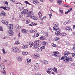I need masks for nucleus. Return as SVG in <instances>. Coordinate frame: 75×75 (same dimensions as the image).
I'll return each mask as SVG.
<instances>
[{"label":"nucleus","mask_w":75,"mask_h":75,"mask_svg":"<svg viewBox=\"0 0 75 75\" xmlns=\"http://www.w3.org/2000/svg\"><path fill=\"white\" fill-rule=\"evenodd\" d=\"M23 14H21V15H20L19 16V17H20V18H23Z\"/></svg>","instance_id":"obj_41"},{"label":"nucleus","mask_w":75,"mask_h":75,"mask_svg":"<svg viewBox=\"0 0 75 75\" xmlns=\"http://www.w3.org/2000/svg\"><path fill=\"white\" fill-rule=\"evenodd\" d=\"M39 61L42 64H44L45 60H40Z\"/></svg>","instance_id":"obj_37"},{"label":"nucleus","mask_w":75,"mask_h":75,"mask_svg":"<svg viewBox=\"0 0 75 75\" xmlns=\"http://www.w3.org/2000/svg\"><path fill=\"white\" fill-rule=\"evenodd\" d=\"M59 35L61 37H65L67 35V34L65 33H61L60 34L59 33Z\"/></svg>","instance_id":"obj_18"},{"label":"nucleus","mask_w":75,"mask_h":75,"mask_svg":"<svg viewBox=\"0 0 75 75\" xmlns=\"http://www.w3.org/2000/svg\"><path fill=\"white\" fill-rule=\"evenodd\" d=\"M72 10V8H69L68 9V11L69 12L70 11H71Z\"/></svg>","instance_id":"obj_56"},{"label":"nucleus","mask_w":75,"mask_h":75,"mask_svg":"<svg viewBox=\"0 0 75 75\" xmlns=\"http://www.w3.org/2000/svg\"><path fill=\"white\" fill-rule=\"evenodd\" d=\"M53 71L56 72V73H57V69L55 67H54L53 68Z\"/></svg>","instance_id":"obj_25"},{"label":"nucleus","mask_w":75,"mask_h":75,"mask_svg":"<svg viewBox=\"0 0 75 75\" xmlns=\"http://www.w3.org/2000/svg\"><path fill=\"white\" fill-rule=\"evenodd\" d=\"M16 29H20L21 28V26L18 25H16L15 26Z\"/></svg>","instance_id":"obj_24"},{"label":"nucleus","mask_w":75,"mask_h":75,"mask_svg":"<svg viewBox=\"0 0 75 75\" xmlns=\"http://www.w3.org/2000/svg\"><path fill=\"white\" fill-rule=\"evenodd\" d=\"M60 12L62 14V13H63V10H60Z\"/></svg>","instance_id":"obj_54"},{"label":"nucleus","mask_w":75,"mask_h":75,"mask_svg":"<svg viewBox=\"0 0 75 75\" xmlns=\"http://www.w3.org/2000/svg\"><path fill=\"white\" fill-rule=\"evenodd\" d=\"M39 64L38 63H36L35 64L34 67V69L36 71H38V68H39Z\"/></svg>","instance_id":"obj_8"},{"label":"nucleus","mask_w":75,"mask_h":75,"mask_svg":"<svg viewBox=\"0 0 75 75\" xmlns=\"http://www.w3.org/2000/svg\"><path fill=\"white\" fill-rule=\"evenodd\" d=\"M0 67H1V71L2 72V73H3L4 75H6V71L5 70H4V64L3 63H2L0 65Z\"/></svg>","instance_id":"obj_3"},{"label":"nucleus","mask_w":75,"mask_h":75,"mask_svg":"<svg viewBox=\"0 0 75 75\" xmlns=\"http://www.w3.org/2000/svg\"><path fill=\"white\" fill-rule=\"evenodd\" d=\"M22 54L23 55H27V54H28V52H22Z\"/></svg>","instance_id":"obj_33"},{"label":"nucleus","mask_w":75,"mask_h":75,"mask_svg":"<svg viewBox=\"0 0 75 75\" xmlns=\"http://www.w3.org/2000/svg\"><path fill=\"white\" fill-rule=\"evenodd\" d=\"M59 53L57 51H56L55 52H53L52 54V55L53 57H59Z\"/></svg>","instance_id":"obj_4"},{"label":"nucleus","mask_w":75,"mask_h":75,"mask_svg":"<svg viewBox=\"0 0 75 75\" xmlns=\"http://www.w3.org/2000/svg\"><path fill=\"white\" fill-rule=\"evenodd\" d=\"M1 22L2 23V24H4L8 25V22L6 21L2 20L1 21Z\"/></svg>","instance_id":"obj_15"},{"label":"nucleus","mask_w":75,"mask_h":75,"mask_svg":"<svg viewBox=\"0 0 75 75\" xmlns=\"http://www.w3.org/2000/svg\"><path fill=\"white\" fill-rule=\"evenodd\" d=\"M17 59L18 61H21L23 60L22 58L21 57H18L17 58Z\"/></svg>","instance_id":"obj_28"},{"label":"nucleus","mask_w":75,"mask_h":75,"mask_svg":"<svg viewBox=\"0 0 75 75\" xmlns=\"http://www.w3.org/2000/svg\"><path fill=\"white\" fill-rule=\"evenodd\" d=\"M53 70V69H52L51 68H49L48 70L49 71H52Z\"/></svg>","instance_id":"obj_55"},{"label":"nucleus","mask_w":75,"mask_h":75,"mask_svg":"<svg viewBox=\"0 0 75 75\" xmlns=\"http://www.w3.org/2000/svg\"><path fill=\"white\" fill-rule=\"evenodd\" d=\"M68 24V22H64L63 23L64 25H66V24Z\"/></svg>","instance_id":"obj_48"},{"label":"nucleus","mask_w":75,"mask_h":75,"mask_svg":"<svg viewBox=\"0 0 75 75\" xmlns=\"http://www.w3.org/2000/svg\"><path fill=\"white\" fill-rule=\"evenodd\" d=\"M12 51L13 52H17L19 51V49L17 47H14L12 48Z\"/></svg>","instance_id":"obj_6"},{"label":"nucleus","mask_w":75,"mask_h":75,"mask_svg":"<svg viewBox=\"0 0 75 75\" xmlns=\"http://www.w3.org/2000/svg\"><path fill=\"white\" fill-rule=\"evenodd\" d=\"M22 10H23V11L21 12V14H27V12H28V10L26 9L24 7L22 8Z\"/></svg>","instance_id":"obj_5"},{"label":"nucleus","mask_w":75,"mask_h":75,"mask_svg":"<svg viewBox=\"0 0 75 75\" xmlns=\"http://www.w3.org/2000/svg\"><path fill=\"white\" fill-rule=\"evenodd\" d=\"M42 50V47H40L38 48L37 50V52H41Z\"/></svg>","instance_id":"obj_17"},{"label":"nucleus","mask_w":75,"mask_h":75,"mask_svg":"<svg viewBox=\"0 0 75 75\" xmlns=\"http://www.w3.org/2000/svg\"><path fill=\"white\" fill-rule=\"evenodd\" d=\"M7 33L9 34V35L10 36H13V31L12 30H8Z\"/></svg>","instance_id":"obj_9"},{"label":"nucleus","mask_w":75,"mask_h":75,"mask_svg":"<svg viewBox=\"0 0 75 75\" xmlns=\"http://www.w3.org/2000/svg\"><path fill=\"white\" fill-rule=\"evenodd\" d=\"M34 43L35 44L33 45V48L34 50H37L41 44V41L39 40H35L34 42Z\"/></svg>","instance_id":"obj_1"},{"label":"nucleus","mask_w":75,"mask_h":75,"mask_svg":"<svg viewBox=\"0 0 75 75\" xmlns=\"http://www.w3.org/2000/svg\"><path fill=\"white\" fill-rule=\"evenodd\" d=\"M26 61L27 62L26 64L28 65H31V59H26Z\"/></svg>","instance_id":"obj_10"},{"label":"nucleus","mask_w":75,"mask_h":75,"mask_svg":"<svg viewBox=\"0 0 75 75\" xmlns=\"http://www.w3.org/2000/svg\"><path fill=\"white\" fill-rule=\"evenodd\" d=\"M52 45L53 47H56V45H55L54 44H53V43L52 44Z\"/></svg>","instance_id":"obj_44"},{"label":"nucleus","mask_w":75,"mask_h":75,"mask_svg":"<svg viewBox=\"0 0 75 75\" xmlns=\"http://www.w3.org/2000/svg\"><path fill=\"white\" fill-rule=\"evenodd\" d=\"M33 33H35L37 32V30H33Z\"/></svg>","instance_id":"obj_57"},{"label":"nucleus","mask_w":75,"mask_h":75,"mask_svg":"<svg viewBox=\"0 0 75 75\" xmlns=\"http://www.w3.org/2000/svg\"><path fill=\"white\" fill-rule=\"evenodd\" d=\"M34 45V43L33 42H32L31 43L30 45V48H31L33 47V45Z\"/></svg>","instance_id":"obj_34"},{"label":"nucleus","mask_w":75,"mask_h":75,"mask_svg":"<svg viewBox=\"0 0 75 75\" xmlns=\"http://www.w3.org/2000/svg\"><path fill=\"white\" fill-rule=\"evenodd\" d=\"M57 3L58 4L60 5V4H62V1H61V0H57Z\"/></svg>","instance_id":"obj_21"},{"label":"nucleus","mask_w":75,"mask_h":75,"mask_svg":"<svg viewBox=\"0 0 75 75\" xmlns=\"http://www.w3.org/2000/svg\"><path fill=\"white\" fill-rule=\"evenodd\" d=\"M38 14L39 15V17L40 18H41V17H42V13L40 12H38Z\"/></svg>","instance_id":"obj_30"},{"label":"nucleus","mask_w":75,"mask_h":75,"mask_svg":"<svg viewBox=\"0 0 75 75\" xmlns=\"http://www.w3.org/2000/svg\"><path fill=\"white\" fill-rule=\"evenodd\" d=\"M45 39V37L44 36H42L40 38V40H44Z\"/></svg>","instance_id":"obj_26"},{"label":"nucleus","mask_w":75,"mask_h":75,"mask_svg":"<svg viewBox=\"0 0 75 75\" xmlns=\"http://www.w3.org/2000/svg\"><path fill=\"white\" fill-rule=\"evenodd\" d=\"M0 31H3V28L1 27H0Z\"/></svg>","instance_id":"obj_47"},{"label":"nucleus","mask_w":75,"mask_h":75,"mask_svg":"<svg viewBox=\"0 0 75 75\" xmlns=\"http://www.w3.org/2000/svg\"><path fill=\"white\" fill-rule=\"evenodd\" d=\"M29 26H34V23L32 22L29 24Z\"/></svg>","instance_id":"obj_38"},{"label":"nucleus","mask_w":75,"mask_h":75,"mask_svg":"<svg viewBox=\"0 0 75 75\" xmlns=\"http://www.w3.org/2000/svg\"><path fill=\"white\" fill-rule=\"evenodd\" d=\"M8 27L9 28V29H13V26L12 24L8 25Z\"/></svg>","instance_id":"obj_14"},{"label":"nucleus","mask_w":75,"mask_h":75,"mask_svg":"<svg viewBox=\"0 0 75 75\" xmlns=\"http://www.w3.org/2000/svg\"><path fill=\"white\" fill-rule=\"evenodd\" d=\"M30 33H33V30H30Z\"/></svg>","instance_id":"obj_50"},{"label":"nucleus","mask_w":75,"mask_h":75,"mask_svg":"<svg viewBox=\"0 0 75 75\" xmlns=\"http://www.w3.org/2000/svg\"><path fill=\"white\" fill-rule=\"evenodd\" d=\"M0 8H3V9H4V10H7V11L10 10V7H9V6L6 7L1 6L0 7Z\"/></svg>","instance_id":"obj_7"},{"label":"nucleus","mask_w":75,"mask_h":75,"mask_svg":"<svg viewBox=\"0 0 75 75\" xmlns=\"http://www.w3.org/2000/svg\"><path fill=\"white\" fill-rule=\"evenodd\" d=\"M42 43H43V49H44L45 48V45H47V44H46V42H45V41H43L42 42Z\"/></svg>","instance_id":"obj_16"},{"label":"nucleus","mask_w":75,"mask_h":75,"mask_svg":"<svg viewBox=\"0 0 75 75\" xmlns=\"http://www.w3.org/2000/svg\"><path fill=\"white\" fill-rule=\"evenodd\" d=\"M22 47L23 48V49H25V48H27V47L26 46V45H23L22 46Z\"/></svg>","instance_id":"obj_32"},{"label":"nucleus","mask_w":75,"mask_h":75,"mask_svg":"<svg viewBox=\"0 0 75 75\" xmlns=\"http://www.w3.org/2000/svg\"><path fill=\"white\" fill-rule=\"evenodd\" d=\"M55 39L56 40V41H58V40H59V38L56 37L55 38Z\"/></svg>","instance_id":"obj_42"},{"label":"nucleus","mask_w":75,"mask_h":75,"mask_svg":"<svg viewBox=\"0 0 75 75\" xmlns=\"http://www.w3.org/2000/svg\"><path fill=\"white\" fill-rule=\"evenodd\" d=\"M69 58L68 57H67L66 58H64V60H63V61L65 62H69Z\"/></svg>","instance_id":"obj_12"},{"label":"nucleus","mask_w":75,"mask_h":75,"mask_svg":"<svg viewBox=\"0 0 75 75\" xmlns=\"http://www.w3.org/2000/svg\"><path fill=\"white\" fill-rule=\"evenodd\" d=\"M49 16H50V18H51V16H52V13L49 14Z\"/></svg>","instance_id":"obj_53"},{"label":"nucleus","mask_w":75,"mask_h":75,"mask_svg":"<svg viewBox=\"0 0 75 75\" xmlns=\"http://www.w3.org/2000/svg\"><path fill=\"white\" fill-rule=\"evenodd\" d=\"M64 6L65 7H69V6L67 5H64Z\"/></svg>","instance_id":"obj_43"},{"label":"nucleus","mask_w":75,"mask_h":75,"mask_svg":"<svg viewBox=\"0 0 75 75\" xmlns=\"http://www.w3.org/2000/svg\"><path fill=\"white\" fill-rule=\"evenodd\" d=\"M2 52L3 54H5L6 53V52L5 51V50L4 48H3L2 49Z\"/></svg>","instance_id":"obj_39"},{"label":"nucleus","mask_w":75,"mask_h":75,"mask_svg":"<svg viewBox=\"0 0 75 75\" xmlns=\"http://www.w3.org/2000/svg\"><path fill=\"white\" fill-rule=\"evenodd\" d=\"M30 18H32V19H33L34 20H37L38 19L37 17L35 16H31Z\"/></svg>","instance_id":"obj_22"},{"label":"nucleus","mask_w":75,"mask_h":75,"mask_svg":"<svg viewBox=\"0 0 75 75\" xmlns=\"http://www.w3.org/2000/svg\"><path fill=\"white\" fill-rule=\"evenodd\" d=\"M33 3L34 4H35V5H38L39 4V2L37 0H34Z\"/></svg>","instance_id":"obj_13"},{"label":"nucleus","mask_w":75,"mask_h":75,"mask_svg":"<svg viewBox=\"0 0 75 75\" xmlns=\"http://www.w3.org/2000/svg\"><path fill=\"white\" fill-rule=\"evenodd\" d=\"M35 36L36 37H38L39 36V34H38V33H37L36 34Z\"/></svg>","instance_id":"obj_62"},{"label":"nucleus","mask_w":75,"mask_h":75,"mask_svg":"<svg viewBox=\"0 0 75 75\" xmlns=\"http://www.w3.org/2000/svg\"><path fill=\"white\" fill-rule=\"evenodd\" d=\"M48 61L46 60H45V63L44 64H45V65H47V64H48Z\"/></svg>","instance_id":"obj_40"},{"label":"nucleus","mask_w":75,"mask_h":75,"mask_svg":"<svg viewBox=\"0 0 75 75\" xmlns=\"http://www.w3.org/2000/svg\"><path fill=\"white\" fill-rule=\"evenodd\" d=\"M1 14L2 15V16H7V14L4 11L1 12Z\"/></svg>","instance_id":"obj_23"},{"label":"nucleus","mask_w":75,"mask_h":75,"mask_svg":"<svg viewBox=\"0 0 75 75\" xmlns=\"http://www.w3.org/2000/svg\"><path fill=\"white\" fill-rule=\"evenodd\" d=\"M71 55H72V57H74V56H75V53H71Z\"/></svg>","instance_id":"obj_52"},{"label":"nucleus","mask_w":75,"mask_h":75,"mask_svg":"<svg viewBox=\"0 0 75 75\" xmlns=\"http://www.w3.org/2000/svg\"><path fill=\"white\" fill-rule=\"evenodd\" d=\"M26 17H32V16H31V15L28 14V15L26 16Z\"/></svg>","instance_id":"obj_45"},{"label":"nucleus","mask_w":75,"mask_h":75,"mask_svg":"<svg viewBox=\"0 0 75 75\" xmlns=\"http://www.w3.org/2000/svg\"><path fill=\"white\" fill-rule=\"evenodd\" d=\"M53 30L56 31L55 34L57 36L59 35V29L58 26H54L53 28Z\"/></svg>","instance_id":"obj_2"},{"label":"nucleus","mask_w":75,"mask_h":75,"mask_svg":"<svg viewBox=\"0 0 75 75\" xmlns=\"http://www.w3.org/2000/svg\"><path fill=\"white\" fill-rule=\"evenodd\" d=\"M53 25L54 27H58V25H59V24L57 22H54L53 24Z\"/></svg>","instance_id":"obj_27"},{"label":"nucleus","mask_w":75,"mask_h":75,"mask_svg":"<svg viewBox=\"0 0 75 75\" xmlns=\"http://www.w3.org/2000/svg\"><path fill=\"white\" fill-rule=\"evenodd\" d=\"M47 73H49L50 74H51V71H50L49 70L47 71Z\"/></svg>","instance_id":"obj_49"},{"label":"nucleus","mask_w":75,"mask_h":75,"mask_svg":"<svg viewBox=\"0 0 75 75\" xmlns=\"http://www.w3.org/2000/svg\"><path fill=\"white\" fill-rule=\"evenodd\" d=\"M40 57V55L39 54H34V58L35 59H38Z\"/></svg>","instance_id":"obj_11"},{"label":"nucleus","mask_w":75,"mask_h":75,"mask_svg":"<svg viewBox=\"0 0 75 75\" xmlns=\"http://www.w3.org/2000/svg\"><path fill=\"white\" fill-rule=\"evenodd\" d=\"M65 29L66 30H67V31H72V30L71 29L70 27L68 26H67L66 27Z\"/></svg>","instance_id":"obj_20"},{"label":"nucleus","mask_w":75,"mask_h":75,"mask_svg":"<svg viewBox=\"0 0 75 75\" xmlns=\"http://www.w3.org/2000/svg\"><path fill=\"white\" fill-rule=\"evenodd\" d=\"M16 44H20V42H19V41H17L16 42H15Z\"/></svg>","instance_id":"obj_46"},{"label":"nucleus","mask_w":75,"mask_h":75,"mask_svg":"<svg viewBox=\"0 0 75 75\" xmlns=\"http://www.w3.org/2000/svg\"><path fill=\"white\" fill-rule=\"evenodd\" d=\"M66 54H67V55H68L69 54H72V53H69V52H66L64 53V57H67V55H66Z\"/></svg>","instance_id":"obj_19"},{"label":"nucleus","mask_w":75,"mask_h":75,"mask_svg":"<svg viewBox=\"0 0 75 75\" xmlns=\"http://www.w3.org/2000/svg\"><path fill=\"white\" fill-rule=\"evenodd\" d=\"M25 3L26 4H29V5H31V4L29 3L27 1H25Z\"/></svg>","instance_id":"obj_35"},{"label":"nucleus","mask_w":75,"mask_h":75,"mask_svg":"<svg viewBox=\"0 0 75 75\" xmlns=\"http://www.w3.org/2000/svg\"><path fill=\"white\" fill-rule=\"evenodd\" d=\"M69 60H70V61H72V57H70V58H69Z\"/></svg>","instance_id":"obj_63"},{"label":"nucleus","mask_w":75,"mask_h":75,"mask_svg":"<svg viewBox=\"0 0 75 75\" xmlns=\"http://www.w3.org/2000/svg\"><path fill=\"white\" fill-rule=\"evenodd\" d=\"M30 45V43H29L28 42H27L26 43V46L27 48H28V46H29Z\"/></svg>","instance_id":"obj_31"},{"label":"nucleus","mask_w":75,"mask_h":75,"mask_svg":"<svg viewBox=\"0 0 75 75\" xmlns=\"http://www.w3.org/2000/svg\"><path fill=\"white\" fill-rule=\"evenodd\" d=\"M71 23V21H70V20L68 21V22H67V23L69 24V23Z\"/></svg>","instance_id":"obj_61"},{"label":"nucleus","mask_w":75,"mask_h":75,"mask_svg":"<svg viewBox=\"0 0 75 75\" xmlns=\"http://www.w3.org/2000/svg\"><path fill=\"white\" fill-rule=\"evenodd\" d=\"M35 37H36L35 35H33L32 36L33 38H35Z\"/></svg>","instance_id":"obj_58"},{"label":"nucleus","mask_w":75,"mask_h":75,"mask_svg":"<svg viewBox=\"0 0 75 75\" xmlns=\"http://www.w3.org/2000/svg\"><path fill=\"white\" fill-rule=\"evenodd\" d=\"M22 32L23 33H27L28 32V30L25 29H22Z\"/></svg>","instance_id":"obj_29"},{"label":"nucleus","mask_w":75,"mask_h":75,"mask_svg":"<svg viewBox=\"0 0 75 75\" xmlns=\"http://www.w3.org/2000/svg\"><path fill=\"white\" fill-rule=\"evenodd\" d=\"M69 13V12L68 11H67L65 12V14H68V13Z\"/></svg>","instance_id":"obj_64"},{"label":"nucleus","mask_w":75,"mask_h":75,"mask_svg":"<svg viewBox=\"0 0 75 75\" xmlns=\"http://www.w3.org/2000/svg\"><path fill=\"white\" fill-rule=\"evenodd\" d=\"M61 60L62 61V60H63V61H64V57H61Z\"/></svg>","instance_id":"obj_51"},{"label":"nucleus","mask_w":75,"mask_h":75,"mask_svg":"<svg viewBox=\"0 0 75 75\" xmlns=\"http://www.w3.org/2000/svg\"><path fill=\"white\" fill-rule=\"evenodd\" d=\"M32 13H33V12L32 11H29L28 13V14H30V15L31 14H32Z\"/></svg>","instance_id":"obj_36"},{"label":"nucleus","mask_w":75,"mask_h":75,"mask_svg":"<svg viewBox=\"0 0 75 75\" xmlns=\"http://www.w3.org/2000/svg\"><path fill=\"white\" fill-rule=\"evenodd\" d=\"M71 65H72V66H75V64L74 63H71Z\"/></svg>","instance_id":"obj_60"},{"label":"nucleus","mask_w":75,"mask_h":75,"mask_svg":"<svg viewBox=\"0 0 75 75\" xmlns=\"http://www.w3.org/2000/svg\"><path fill=\"white\" fill-rule=\"evenodd\" d=\"M45 34L46 36H48V33L47 32H45Z\"/></svg>","instance_id":"obj_59"}]
</instances>
